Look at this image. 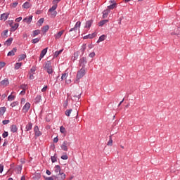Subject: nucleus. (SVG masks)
<instances>
[{
    "label": "nucleus",
    "mask_w": 180,
    "mask_h": 180,
    "mask_svg": "<svg viewBox=\"0 0 180 180\" xmlns=\"http://www.w3.org/2000/svg\"><path fill=\"white\" fill-rule=\"evenodd\" d=\"M117 4L115 1H110V6H107L108 9L103 11V18L105 19L108 16L110 13V10H113L117 8Z\"/></svg>",
    "instance_id": "f257e3e1"
},
{
    "label": "nucleus",
    "mask_w": 180,
    "mask_h": 180,
    "mask_svg": "<svg viewBox=\"0 0 180 180\" xmlns=\"http://www.w3.org/2000/svg\"><path fill=\"white\" fill-rule=\"evenodd\" d=\"M54 172L56 174V176H53L58 180L65 179V175L64 173L60 172V166L56 165L54 167Z\"/></svg>",
    "instance_id": "f03ea898"
},
{
    "label": "nucleus",
    "mask_w": 180,
    "mask_h": 180,
    "mask_svg": "<svg viewBox=\"0 0 180 180\" xmlns=\"http://www.w3.org/2000/svg\"><path fill=\"white\" fill-rule=\"evenodd\" d=\"M44 68L45 69L46 72H47L48 74L51 75L53 73V70L52 69V64L51 63V61L46 62L45 66H44Z\"/></svg>",
    "instance_id": "7ed1b4c3"
},
{
    "label": "nucleus",
    "mask_w": 180,
    "mask_h": 180,
    "mask_svg": "<svg viewBox=\"0 0 180 180\" xmlns=\"http://www.w3.org/2000/svg\"><path fill=\"white\" fill-rule=\"evenodd\" d=\"M86 74V68H82L80 70L77 71V81L80 80L84 76H85Z\"/></svg>",
    "instance_id": "20e7f679"
},
{
    "label": "nucleus",
    "mask_w": 180,
    "mask_h": 180,
    "mask_svg": "<svg viewBox=\"0 0 180 180\" xmlns=\"http://www.w3.org/2000/svg\"><path fill=\"white\" fill-rule=\"evenodd\" d=\"M86 64H87V59L85 57H82L79 60V66L82 67V68H85Z\"/></svg>",
    "instance_id": "39448f33"
},
{
    "label": "nucleus",
    "mask_w": 180,
    "mask_h": 180,
    "mask_svg": "<svg viewBox=\"0 0 180 180\" xmlns=\"http://www.w3.org/2000/svg\"><path fill=\"white\" fill-rule=\"evenodd\" d=\"M82 22L80 21H77V23H75V27L70 28V32H75V34H77V32L80 28Z\"/></svg>",
    "instance_id": "423d86ee"
},
{
    "label": "nucleus",
    "mask_w": 180,
    "mask_h": 180,
    "mask_svg": "<svg viewBox=\"0 0 180 180\" xmlns=\"http://www.w3.org/2000/svg\"><path fill=\"white\" fill-rule=\"evenodd\" d=\"M70 143H68L67 141H63V144L61 145V149L63 151H68V146H70Z\"/></svg>",
    "instance_id": "0eeeda50"
},
{
    "label": "nucleus",
    "mask_w": 180,
    "mask_h": 180,
    "mask_svg": "<svg viewBox=\"0 0 180 180\" xmlns=\"http://www.w3.org/2000/svg\"><path fill=\"white\" fill-rule=\"evenodd\" d=\"M31 107V104L30 103H26L22 107V112L26 113L29 112L30 108Z\"/></svg>",
    "instance_id": "6e6552de"
},
{
    "label": "nucleus",
    "mask_w": 180,
    "mask_h": 180,
    "mask_svg": "<svg viewBox=\"0 0 180 180\" xmlns=\"http://www.w3.org/2000/svg\"><path fill=\"white\" fill-rule=\"evenodd\" d=\"M10 15V13H4L0 15V20L6 21Z\"/></svg>",
    "instance_id": "1a4fd4ad"
},
{
    "label": "nucleus",
    "mask_w": 180,
    "mask_h": 180,
    "mask_svg": "<svg viewBox=\"0 0 180 180\" xmlns=\"http://www.w3.org/2000/svg\"><path fill=\"white\" fill-rule=\"evenodd\" d=\"M47 53V48L42 49L41 53H40V57L39 58V60H41L45 56Z\"/></svg>",
    "instance_id": "9d476101"
},
{
    "label": "nucleus",
    "mask_w": 180,
    "mask_h": 180,
    "mask_svg": "<svg viewBox=\"0 0 180 180\" xmlns=\"http://www.w3.org/2000/svg\"><path fill=\"white\" fill-rule=\"evenodd\" d=\"M49 15L51 17V18H54L56 16H57V11H49Z\"/></svg>",
    "instance_id": "9b49d317"
},
{
    "label": "nucleus",
    "mask_w": 180,
    "mask_h": 180,
    "mask_svg": "<svg viewBox=\"0 0 180 180\" xmlns=\"http://www.w3.org/2000/svg\"><path fill=\"white\" fill-rule=\"evenodd\" d=\"M34 134H35V136H41V132L40 131H39L38 126H35L34 127Z\"/></svg>",
    "instance_id": "f8f14e48"
},
{
    "label": "nucleus",
    "mask_w": 180,
    "mask_h": 180,
    "mask_svg": "<svg viewBox=\"0 0 180 180\" xmlns=\"http://www.w3.org/2000/svg\"><path fill=\"white\" fill-rule=\"evenodd\" d=\"M64 34V30L60 31L59 32L56 33V35H54V38L56 39H60L61 36Z\"/></svg>",
    "instance_id": "ddd939ff"
},
{
    "label": "nucleus",
    "mask_w": 180,
    "mask_h": 180,
    "mask_svg": "<svg viewBox=\"0 0 180 180\" xmlns=\"http://www.w3.org/2000/svg\"><path fill=\"white\" fill-rule=\"evenodd\" d=\"M33 18L32 15H30L26 18H24V20H22V21H24V22H26L27 24H30L32 22V18Z\"/></svg>",
    "instance_id": "4468645a"
},
{
    "label": "nucleus",
    "mask_w": 180,
    "mask_h": 180,
    "mask_svg": "<svg viewBox=\"0 0 180 180\" xmlns=\"http://www.w3.org/2000/svg\"><path fill=\"white\" fill-rule=\"evenodd\" d=\"M57 4L58 3L56 1L53 2V6L51 8H49V11H55L57 9Z\"/></svg>",
    "instance_id": "2eb2a0df"
},
{
    "label": "nucleus",
    "mask_w": 180,
    "mask_h": 180,
    "mask_svg": "<svg viewBox=\"0 0 180 180\" xmlns=\"http://www.w3.org/2000/svg\"><path fill=\"white\" fill-rule=\"evenodd\" d=\"M16 52H17V49L13 48L12 51H9L8 53H7V56H13Z\"/></svg>",
    "instance_id": "dca6fc26"
},
{
    "label": "nucleus",
    "mask_w": 180,
    "mask_h": 180,
    "mask_svg": "<svg viewBox=\"0 0 180 180\" xmlns=\"http://www.w3.org/2000/svg\"><path fill=\"white\" fill-rule=\"evenodd\" d=\"M108 22V20H103L98 23L99 27H103V25H106Z\"/></svg>",
    "instance_id": "f3484780"
},
{
    "label": "nucleus",
    "mask_w": 180,
    "mask_h": 180,
    "mask_svg": "<svg viewBox=\"0 0 180 180\" xmlns=\"http://www.w3.org/2000/svg\"><path fill=\"white\" fill-rule=\"evenodd\" d=\"M93 20H89V21L86 22V25H84V28H89L92 25Z\"/></svg>",
    "instance_id": "a211bd4d"
},
{
    "label": "nucleus",
    "mask_w": 180,
    "mask_h": 180,
    "mask_svg": "<svg viewBox=\"0 0 180 180\" xmlns=\"http://www.w3.org/2000/svg\"><path fill=\"white\" fill-rule=\"evenodd\" d=\"M0 84L3 86H7V85H8V80L7 79H5L3 81L0 82Z\"/></svg>",
    "instance_id": "6ab92c4d"
},
{
    "label": "nucleus",
    "mask_w": 180,
    "mask_h": 180,
    "mask_svg": "<svg viewBox=\"0 0 180 180\" xmlns=\"http://www.w3.org/2000/svg\"><path fill=\"white\" fill-rule=\"evenodd\" d=\"M30 7H31V4L28 1L25 2L24 5H22L24 9H29Z\"/></svg>",
    "instance_id": "aec40b11"
},
{
    "label": "nucleus",
    "mask_w": 180,
    "mask_h": 180,
    "mask_svg": "<svg viewBox=\"0 0 180 180\" xmlns=\"http://www.w3.org/2000/svg\"><path fill=\"white\" fill-rule=\"evenodd\" d=\"M18 131V127L16 125H12L11 126V131L12 133H15Z\"/></svg>",
    "instance_id": "412c9836"
},
{
    "label": "nucleus",
    "mask_w": 180,
    "mask_h": 180,
    "mask_svg": "<svg viewBox=\"0 0 180 180\" xmlns=\"http://www.w3.org/2000/svg\"><path fill=\"white\" fill-rule=\"evenodd\" d=\"M105 39H106V36L101 35V36L99 37V39H98V41L96 42L100 43V42L103 41Z\"/></svg>",
    "instance_id": "4be33fe9"
},
{
    "label": "nucleus",
    "mask_w": 180,
    "mask_h": 180,
    "mask_svg": "<svg viewBox=\"0 0 180 180\" xmlns=\"http://www.w3.org/2000/svg\"><path fill=\"white\" fill-rule=\"evenodd\" d=\"M13 41V38H9L8 39H7L6 41H5V45H6L7 46H9L11 44H12Z\"/></svg>",
    "instance_id": "5701e85b"
},
{
    "label": "nucleus",
    "mask_w": 180,
    "mask_h": 180,
    "mask_svg": "<svg viewBox=\"0 0 180 180\" xmlns=\"http://www.w3.org/2000/svg\"><path fill=\"white\" fill-rule=\"evenodd\" d=\"M5 112H6V108H5V107H1V108H0V115H1V116L4 115V114L5 113Z\"/></svg>",
    "instance_id": "b1692460"
},
{
    "label": "nucleus",
    "mask_w": 180,
    "mask_h": 180,
    "mask_svg": "<svg viewBox=\"0 0 180 180\" xmlns=\"http://www.w3.org/2000/svg\"><path fill=\"white\" fill-rule=\"evenodd\" d=\"M78 57H79V53H78V52H76V53H75V54L73 55V57H72V60L73 61H75V60H76L78 59Z\"/></svg>",
    "instance_id": "393cba45"
},
{
    "label": "nucleus",
    "mask_w": 180,
    "mask_h": 180,
    "mask_svg": "<svg viewBox=\"0 0 180 180\" xmlns=\"http://www.w3.org/2000/svg\"><path fill=\"white\" fill-rule=\"evenodd\" d=\"M113 145V140L112 139V136H110V140L107 142V146H112Z\"/></svg>",
    "instance_id": "a878e982"
},
{
    "label": "nucleus",
    "mask_w": 180,
    "mask_h": 180,
    "mask_svg": "<svg viewBox=\"0 0 180 180\" xmlns=\"http://www.w3.org/2000/svg\"><path fill=\"white\" fill-rule=\"evenodd\" d=\"M32 123H28L27 125H26V131H29L30 130L32 129Z\"/></svg>",
    "instance_id": "bb28decb"
},
{
    "label": "nucleus",
    "mask_w": 180,
    "mask_h": 180,
    "mask_svg": "<svg viewBox=\"0 0 180 180\" xmlns=\"http://www.w3.org/2000/svg\"><path fill=\"white\" fill-rule=\"evenodd\" d=\"M22 67V63H15V65L14 66V69L19 70Z\"/></svg>",
    "instance_id": "cd10ccee"
},
{
    "label": "nucleus",
    "mask_w": 180,
    "mask_h": 180,
    "mask_svg": "<svg viewBox=\"0 0 180 180\" xmlns=\"http://www.w3.org/2000/svg\"><path fill=\"white\" fill-rule=\"evenodd\" d=\"M61 53H63V49H60V51H56V53H54V57L57 58L58 56L61 54Z\"/></svg>",
    "instance_id": "c85d7f7f"
},
{
    "label": "nucleus",
    "mask_w": 180,
    "mask_h": 180,
    "mask_svg": "<svg viewBox=\"0 0 180 180\" xmlns=\"http://www.w3.org/2000/svg\"><path fill=\"white\" fill-rule=\"evenodd\" d=\"M80 93H78L77 94H75L73 96V98H75V101L79 100L80 98Z\"/></svg>",
    "instance_id": "c756f323"
},
{
    "label": "nucleus",
    "mask_w": 180,
    "mask_h": 180,
    "mask_svg": "<svg viewBox=\"0 0 180 180\" xmlns=\"http://www.w3.org/2000/svg\"><path fill=\"white\" fill-rule=\"evenodd\" d=\"M20 89L24 91H26V89H29V87L27 86V84H21Z\"/></svg>",
    "instance_id": "7c9ffc66"
},
{
    "label": "nucleus",
    "mask_w": 180,
    "mask_h": 180,
    "mask_svg": "<svg viewBox=\"0 0 180 180\" xmlns=\"http://www.w3.org/2000/svg\"><path fill=\"white\" fill-rule=\"evenodd\" d=\"M8 32V30H5L3 32H1V37L5 38L7 36V33Z\"/></svg>",
    "instance_id": "2f4dec72"
},
{
    "label": "nucleus",
    "mask_w": 180,
    "mask_h": 180,
    "mask_svg": "<svg viewBox=\"0 0 180 180\" xmlns=\"http://www.w3.org/2000/svg\"><path fill=\"white\" fill-rule=\"evenodd\" d=\"M51 161H52L53 163L57 162V156H56V155L51 156Z\"/></svg>",
    "instance_id": "473e14b6"
},
{
    "label": "nucleus",
    "mask_w": 180,
    "mask_h": 180,
    "mask_svg": "<svg viewBox=\"0 0 180 180\" xmlns=\"http://www.w3.org/2000/svg\"><path fill=\"white\" fill-rule=\"evenodd\" d=\"M49 29H50V27H49V25H46L42 27V31L46 33L47 31H49Z\"/></svg>",
    "instance_id": "72a5a7b5"
},
{
    "label": "nucleus",
    "mask_w": 180,
    "mask_h": 180,
    "mask_svg": "<svg viewBox=\"0 0 180 180\" xmlns=\"http://www.w3.org/2000/svg\"><path fill=\"white\" fill-rule=\"evenodd\" d=\"M68 73H63L61 76V80H65L66 78H68Z\"/></svg>",
    "instance_id": "f704fd0d"
},
{
    "label": "nucleus",
    "mask_w": 180,
    "mask_h": 180,
    "mask_svg": "<svg viewBox=\"0 0 180 180\" xmlns=\"http://www.w3.org/2000/svg\"><path fill=\"white\" fill-rule=\"evenodd\" d=\"M72 112V109L67 110L66 112H65V115H66L67 117H70Z\"/></svg>",
    "instance_id": "c9c22d12"
},
{
    "label": "nucleus",
    "mask_w": 180,
    "mask_h": 180,
    "mask_svg": "<svg viewBox=\"0 0 180 180\" xmlns=\"http://www.w3.org/2000/svg\"><path fill=\"white\" fill-rule=\"evenodd\" d=\"M40 101H41V96H39V95L37 96V97L35 98V101L37 103H39L40 102Z\"/></svg>",
    "instance_id": "e433bc0d"
},
{
    "label": "nucleus",
    "mask_w": 180,
    "mask_h": 180,
    "mask_svg": "<svg viewBox=\"0 0 180 180\" xmlns=\"http://www.w3.org/2000/svg\"><path fill=\"white\" fill-rule=\"evenodd\" d=\"M17 6H18V2H13V4H10V7L12 8L17 7Z\"/></svg>",
    "instance_id": "4c0bfd02"
},
{
    "label": "nucleus",
    "mask_w": 180,
    "mask_h": 180,
    "mask_svg": "<svg viewBox=\"0 0 180 180\" xmlns=\"http://www.w3.org/2000/svg\"><path fill=\"white\" fill-rule=\"evenodd\" d=\"M39 34H40V31H39V30H38L33 31V37L38 36Z\"/></svg>",
    "instance_id": "58836bf2"
},
{
    "label": "nucleus",
    "mask_w": 180,
    "mask_h": 180,
    "mask_svg": "<svg viewBox=\"0 0 180 180\" xmlns=\"http://www.w3.org/2000/svg\"><path fill=\"white\" fill-rule=\"evenodd\" d=\"M18 105H19V103L15 101V102H13V103H11V107L15 108V106H18Z\"/></svg>",
    "instance_id": "ea45409f"
},
{
    "label": "nucleus",
    "mask_w": 180,
    "mask_h": 180,
    "mask_svg": "<svg viewBox=\"0 0 180 180\" xmlns=\"http://www.w3.org/2000/svg\"><path fill=\"white\" fill-rule=\"evenodd\" d=\"M25 58H26V55H25V54L20 55V57L19 58L18 61H22V60H23Z\"/></svg>",
    "instance_id": "a19ab883"
},
{
    "label": "nucleus",
    "mask_w": 180,
    "mask_h": 180,
    "mask_svg": "<svg viewBox=\"0 0 180 180\" xmlns=\"http://www.w3.org/2000/svg\"><path fill=\"white\" fill-rule=\"evenodd\" d=\"M7 100H8V101H13V100H14V96H13V95L8 96V97L7 98Z\"/></svg>",
    "instance_id": "79ce46f5"
},
{
    "label": "nucleus",
    "mask_w": 180,
    "mask_h": 180,
    "mask_svg": "<svg viewBox=\"0 0 180 180\" xmlns=\"http://www.w3.org/2000/svg\"><path fill=\"white\" fill-rule=\"evenodd\" d=\"M60 132L61 134H65V127L63 126L60 127Z\"/></svg>",
    "instance_id": "37998d69"
},
{
    "label": "nucleus",
    "mask_w": 180,
    "mask_h": 180,
    "mask_svg": "<svg viewBox=\"0 0 180 180\" xmlns=\"http://www.w3.org/2000/svg\"><path fill=\"white\" fill-rule=\"evenodd\" d=\"M95 56H96V53H94V52H92V53H89V57L91 58H93Z\"/></svg>",
    "instance_id": "c03bdc74"
},
{
    "label": "nucleus",
    "mask_w": 180,
    "mask_h": 180,
    "mask_svg": "<svg viewBox=\"0 0 180 180\" xmlns=\"http://www.w3.org/2000/svg\"><path fill=\"white\" fill-rule=\"evenodd\" d=\"M86 47V46L85 44H82V49H81V51H82V53H84V51H85Z\"/></svg>",
    "instance_id": "a18cd8bd"
},
{
    "label": "nucleus",
    "mask_w": 180,
    "mask_h": 180,
    "mask_svg": "<svg viewBox=\"0 0 180 180\" xmlns=\"http://www.w3.org/2000/svg\"><path fill=\"white\" fill-rule=\"evenodd\" d=\"M39 39L38 38H36L34 39H32V44H37L39 42Z\"/></svg>",
    "instance_id": "49530a36"
},
{
    "label": "nucleus",
    "mask_w": 180,
    "mask_h": 180,
    "mask_svg": "<svg viewBox=\"0 0 180 180\" xmlns=\"http://www.w3.org/2000/svg\"><path fill=\"white\" fill-rule=\"evenodd\" d=\"M33 179L34 180H38L39 179H40V174H35V176H34V177H33Z\"/></svg>",
    "instance_id": "de8ad7c7"
},
{
    "label": "nucleus",
    "mask_w": 180,
    "mask_h": 180,
    "mask_svg": "<svg viewBox=\"0 0 180 180\" xmlns=\"http://www.w3.org/2000/svg\"><path fill=\"white\" fill-rule=\"evenodd\" d=\"M44 23V18H40V20H38V24L41 25Z\"/></svg>",
    "instance_id": "09e8293b"
},
{
    "label": "nucleus",
    "mask_w": 180,
    "mask_h": 180,
    "mask_svg": "<svg viewBox=\"0 0 180 180\" xmlns=\"http://www.w3.org/2000/svg\"><path fill=\"white\" fill-rule=\"evenodd\" d=\"M61 159L66 160L68 159V155H63V156H61Z\"/></svg>",
    "instance_id": "8fccbe9b"
},
{
    "label": "nucleus",
    "mask_w": 180,
    "mask_h": 180,
    "mask_svg": "<svg viewBox=\"0 0 180 180\" xmlns=\"http://www.w3.org/2000/svg\"><path fill=\"white\" fill-rule=\"evenodd\" d=\"M8 136V133L7 131L4 132L3 138L5 139Z\"/></svg>",
    "instance_id": "3c124183"
},
{
    "label": "nucleus",
    "mask_w": 180,
    "mask_h": 180,
    "mask_svg": "<svg viewBox=\"0 0 180 180\" xmlns=\"http://www.w3.org/2000/svg\"><path fill=\"white\" fill-rule=\"evenodd\" d=\"M25 103H26V99H25L24 98H21V101H20L21 105L25 104Z\"/></svg>",
    "instance_id": "603ef678"
},
{
    "label": "nucleus",
    "mask_w": 180,
    "mask_h": 180,
    "mask_svg": "<svg viewBox=\"0 0 180 180\" xmlns=\"http://www.w3.org/2000/svg\"><path fill=\"white\" fill-rule=\"evenodd\" d=\"M18 27H19V24H14L13 27H12V28L14 29V30H17L18 29Z\"/></svg>",
    "instance_id": "864d4df0"
},
{
    "label": "nucleus",
    "mask_w": 180,
    "mask_h": 180,
    "mask_svg": "<svg viewBox=\"0 0 180 180\" xmlns=\"http://www.w3.org/2000/svg\"><path fill=\"white\" fill-rule=\"evenodd\" d=\"M6 63L4 62H0V68L5 67Z\"/></svg>",
    "instance_id": "5fc2aeb1"
},
{
    "label": "nucleus",
    "mask_w": 180,
    "mask_h": 180,
    "mask_svg": "<svg viewBox=\"0 0 180 180\" xmlns=\"http://www.w3.org/2000/svg\"><path fill=\"white\" fill-rule=\"evenodd\" d=\"M8 123H10V121H9V120H4V121H3V124H4V125L8 124Z\"/></svg>",
    "instance_id": "6e6d98bb"
},
{
    "label": "nucleus",
    "mask_w": 180,
    "mask_h": 180,
    "mask_svg": "<svg viewBox=\"0 0 180 180\" xmlns=\"http://www.w3.org/2000/svg\"><path fill=\"white\" fill-rule=\"evenodd\" d=\"M36 72V67H35V66H33V67H32V68H31V72L33 73V72Z\"/></svg>",
    "instance_id": "4d7b16f0"
},
{
    "label": "nucleus",
    "mask_w": 180,
    "mask_h": 180,
    "mask_svg": "<svg viewBox=\"0 0 180 180\" xmlns=\"http://www.w3.org/2000/svg\"><path fill=\"white\" fill-rule=\"evenodd\" d=\"M22 17H19V18H18L17 19H15V22H20L21 20H22Z\"/></svg>",
    "instance_id": "13d9d810"
},
{
    "label": "nucleus",
    "mask_w": 180,
    "mask_h": 180,
    "mask_svg": "<svg viewBox=\"0 0 180 180\" xmlns=\"http://www.w3.org/2000/svg\"><path fill=\"white\" fill-rule=\"evenodd\" d=\"M29 79H30V80H33V79H34V76H33L32 74H30Z\"/></svg>",
    "instance_id": "bf43d9fd"
},
{
    "label": "nucleus",
    "mask_w": 180,
    "mask_h": 180,
    "mask_svg": "<svg viewBox=\"0 0 180 180\" xmlns=\"http://www.w3.org/2000/svg\"><path fill=\"white\" fill-rule=\"evenodd\" d=\"M94 34H89L86 37H89V39H93L94 37Z\"/></svg>",
    "instance_id": "052dcab7"
},
{
    "label": "nucleus",
    "mask_w": 180,
    "mask_h": 180,
    "mask_svg": "<svg viewBox=\"0 0 180 180\" xmlns=\"http://www.w3.org/2000/svg\"><path fill=\"white\" fill-rule=\"evenodd\" d=\"M3 171H4V165H0V173L3 172Z\"/></svg>",
    "instance_id": "680f3d73"
},
{
    "label": "nucleus",
    "mask_w": 180,
    "mask_h": 180,
    "mask_svg": "<svg viewBox=\"0 0 180 180\" xmlns=\"http://www.w3.org/2000/svg\"><path fill=\"white\" fill-rule=\"evenodd\" d=\"M46 89H47V86H44V88H42L41 89L42 93L45 92Z\"/></svg>",
    "instance_id": "e2e57ef3"
},
{
    "label": "nucleus",
    "mask_w": 180,
    "mask_h": 180,
    "mask_svg": "<svg viewBox=\"0 0 180 180\" xmlns=\"http://www.w3.org/2000/svg\"><path fill=\"white\" fill-rule=\"evenodd\" d=\"M58 139L57 137H56V138H54V139H53V142H54V143H58Z\"/></svg>",
    "instance_id": "0e129e2a"
},
{
    "label": "nucleus",
    "mask_w": 180,
    "mask_h": 180,
    "mask_svg": "<svg viewBox=\"0 0 180 180\" xmlns=\"http://www.w3.org/2000/svg\"><path fill=\"white\" fill-rule=\"evenodd\" d=\"M25 91H26V90H22V91H21L20 95H21V96H24L25 94Z\"/></svg>",
    "instance_id": "69168bd1"
},
{
    "label": "nucleus",
    "mask_w": 180,
    "mask_h": 180,
    "mask_svg": "<svg viewBox=\"0 0 180 180\" xmlns=\"http://www.w3.org/2000/svg\"><path fill=\"white\" fill-rule=\"evenodd\" d=\"M46 180H53V177H46Z\"/></svg>",
    "instance_id": "338daca9"
},
{
    "label": "nucleus",
    "mask_w": 180,
    "mask_h": 180,
    "mask_svg": "<svg viewBox=\"0 0 180 180\" xmlns=\"http://www.w3.org/2000/svg\"><path fill=\"white\" fill-rule=\"evenodd\" d=\"M93 47H94V46H93L92 44H91L89 45V49H92Z\"/></svg>",
    "instance_id": "774afa93"
}]
</instances>
